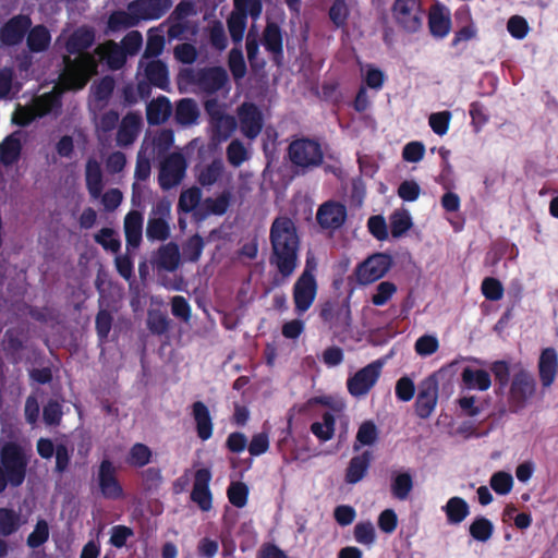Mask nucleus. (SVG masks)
Instances as JSON below:
<instances>
[{
    "label": "nucleus",
    "mask_w": 558,
    "mask_h": 558,
    "mask_svg": "<svg viewBox=\"0 0 558 558\" xmlns=\"http://www.w3.org/2000/svg\"><path fill=\"white\" fill-rule=\"evenodd\" d=\"M537 384L534 376L527 369H517L508 385L507 404L510 412L518 413L526 408L534 399Z\"/></svg>",
    "instance_id": "7ed1b4c3"
},
{
    "label": "nucleus",
    "mask_w": 558,
    "mask_h": 558,
    "mask_svg": "<svg viewBox=\"0 0 558 558\" xmlns=\"http://www.w3.org/2000/svg\"><path fill=\"white\" fill-rule=\"evenodd\" d=\"M202 198V191L197 186H192L183 191L179 197L178 210L181 213H191L199 204Z\"/></svg>",
    "instance_id": "49530a36"
},
{
    "label": "nucleus",
    "mask_w": 558,
    "mask_h": 558,
    "mask_svg": "<svg viewBox=\"0 0 558 558\" xmlns=\"http://www.w3.org/2000/svg\"><path fill=\"white\" fill-rule=\"evenodd\" d=\"M21 150L20 138L15 134L7 136L0 146V162L4 166H12L19 160Z\"/></svg>",
    "instance_id": "473e14b6"
},
{
    "label": "nucleus",
    "mask_w": 558,
    "mask_h": 558,
    "mask_svg": "<svg viewBox=\"0 0 558 558\" xmlns=\"http://www.w3.org/2000/svg\"><path fill=\"white\" fill-rule=\"evenodd\" d=\"M172 112L170 100L166 96H159L148 102L146 107V120L149 125L165 123Z\"/></svg>",
    "instance_id": "a878e982"
},
{
    "label": "nucleus",
    "mask_w": 558,
    "mask_h": 558,
    "mask_svg": "<svg viewBox=\"0 0 558 558\" xmlns=\"http://www.w3.org/2000/svg\"><path fill=\"white\" fill-rule=\"evenodd\" d=\"M143 44L142 34L138 31L129 32L121 40V49L130 56L136 54Z\"/></svg>",
    "instance_id": "69168bd1"
},
{
    "label": "nucleus",
    "mask_w": 558,
    "mask_h": 558,
    "mask_svg": "<svg viewBox=\"0 0 558 558\" xmlns=\"http://www.w3.org/2000/svg\"><path fill=\"white\" fill-rule=\"evenodd\" d=\"M413 488V480L409 473H399L392 477L391 493L399 500H405Z\"/></svg>",
    "instance_id": "37998d69"
},
{
    "label": "nucleus",
    "mask_w": 558,
    "mask_h": 558,
    "mask_svg": "<svg viewBox=\"0 0 558 558\" xmlns=\"http://www.w3.org/2000/svg\"><path fill=\"white\" fill-rule=\"evenodd\" d=\"M156 267L166 271H174L180 264L179 246L174 242H169L158 248L156 255Z\"/></svg>",
    "instance_id": "c85d7f7f"
},
{
    "label": "nucleus",
    "mask_w": 558,
    "mask_h": 558,
    "mask_svg": "<svg viewBox=\"0 0 558 558\" xmlns=\"http://www.w3.org/2000/svg\"><path fill=\"white\" fill-rule=\"evenodd\" d=\"M375 537V527L372 522H360L354 526V538L357 543L371 546Z\"/></svg>",
    "instance_id": "13d9d810"
},
{
    "label": "nucleus",
    "mask_w": 558,
    "mask_h": 558,
    "mask_svg": "<svg viewBox=\"0 0 558 558\" xmlns=\"http://www.w3.org/2000/svg\"><path fill=\"white\" fill-rule=\"evenodd\" d=\"M316 219L323 229H339L347 219V208L338 202L328 201L319 206Z\"/></svg>",
    "instance_id": "a211bd4d"
},
{
    "label": "nucleus",
    "mask_w": 558,
    "mask_h": 558,
    "mask_svg": "<svg viewBox=\"0 0 558 558\" xmlns=\"http://www.w3.org/2000/svg\"><path fill=\"white\" fill-rule=\"evenodd\" d=\"M537 368L542 387H550L558 374V354L554 348H546L542 351Z\"/></svg>",
    "instance_id": "aec40b11"
},
{
    "label": "nucleus",
    "mask_w": 558,
    "mask_h": 558,
    "mask_svg": "<svg viewBox=\"0 0 558 558\" xmlns=\"http://www.w3.org/2000/svg\"><path fill=\"white\" fill-rule=\"evenodd\" d=\"M266 48L272 52L274 62L279 65V24L269 23L267 25V35L265 39Z\"/></svg>",
    "instance_id": "bf43d9fd"
},
{
    "label": "nucleus",
    "mask_w": 558,
    "mask_h": 558,
    "mask_svg": "<svg viewBox=\"0 0 558 558\" xmlns=\"http://www.w3.org/2000/svg\"><path fill=\"white\" fill-rule=\"evenodd\" d=\"M246 27V14L232 13L228 20V28L233 41H240L243 38Z\"/></svg>",
    "instance_id": "e2e57ef3"
},
{
    "label": "nucleus",
    "mask_w": 558,
    "mask_h": 558,
    "mask_svg": "<svg viewBox=\"0 0 558 558\" xmlns=\"http://www.w3.org/2000/svg\"><path fill=\"white\" fill-rule=\"evenodd\" d=\"M97 484L104 498L118 500L124 497V490L117 477V468L109 459H102L97 471Z\"/></svg>",
    "instance_id": "9d476101"
},
{
    "label": "nucleus",
    "mask_w": 558,
    "mask_h": 558,
    "mask_svg": "<svg viewBox=\"0 0 558 558\" xmlns=\"http://www.w3.org/2000/svg\"><path fill=\"white\" fill-rule=\"evenodd\" d=\"M190 81L206 93L214 94L223 88L228 82V73L222 66H210L193 72L187 71Z\"/></svg>",
    "instance_id": "9b49d317"
},
{
    "label": "nucleus",
    "mask_w": 558,
    "mask_h": 558,
    "mask_svg": "<svg viewBox=\"0 0 558 558\" xmlns=\"http://www.w3.org/2000/svg\"><path fill=\"white\" fill-rule=\"evenodd\" d=\"M378 439V429L374 422H363L356 433L353 450L357 452L362 446H372Z\"/></svg>",
    "instance_id": "e433bc0d"
},
{
    "label": "nucleus",
    "mask_w": 558,
    "mask_h": 558,
    "mask_svg": "<svg viewBox=\"0 0 558 558\" xmlns=\"http://www.w3.org/2000/svg\"><path fill=\"white\" fill-rule=\"evenodd\" d=\"M199 116L196 102L191 98H183L177 104L175 121L181 125L194 124Z\"/></svg>",
    "instance_id": "72a5a7b5"
},
{
    "label": "nucleus",
    "mask_w": 558,
    "mask_h": 558,
    "mask_svg": "<svg viewBox=\"0 0 558 558\" xmlns=\"http://www.w3.org/2000/svg\"><path fill=\"white\" fill-rule=\"evenodd\" d=\"M311 429L323 441L331 439L335 433V416L329 412L324 413L322 422L313 423Z\"/></svg>",
    "instance_id": "c03bdc74"
},
{
    "label": "nucleus",
    "mask_w": 558,
    "mask_h": 558,
    "mask_svg": "<svg viewBox=\"0 0 558 558\" xmlns=\"http://www.w3.org/2000/svg\"><path fill=\"white\" fill-rule=\"evenodd\" d=\"M317 291L315 278L300 276L293 289L295 311L299 314L305 313L313 304Z\"/></svg>",
    "instance_id": "6ab92c4d"
},
{
    "label": "nucleus",
    "mask_w": 558,
    "mask_h": 558,
    "mask_svg": "<svg viewBox=\"0 0 558 558\" xmlns=\"http://www.w3.org/2000/svg\"><path fill=\"white\" fill-rule=\"evenodd\" d=\"M186 160L181 153L168 155L159 167L158 183L163 191H169L179 185L186 171Z\"/></svg>",
    "instance_id": "6e6552de"
},
{
    "label": "nucleus",
    "mask_w": 558,
    "mask_h": 558,
    "mask_svg": "<svg viewBox=\"0 0 558 558\" xmlns=\"http://www.w3.org/2000/svg\"><path fill=\"white\" fill-rule=\"evenodd\" d=\"M62 407L56 400H49L43 410L44 422L49 426H57L62 418Z\"/></svg>",
    "instance_id": "680f3d73"
},
{
    "label": "nucleus",
    "mask_w": 558,
    "mask_h": 558,
    "mask_svg": "<svg viewBox=\"0 0 558 558\" xmlns=\"http://www.w3.org/2000/svg\"><path fill=\"white\" fill-rule=\"evenodd\" d=\"M171 7V0H133L128 9L137 14L138 21H150L162 17Z\"/></svg>",
    "instance_id": "f3484780"
},
{
    "label": "nucleus",
    "mask_w": 558,
    "mask_h": 558,
    "mask_svg": "<svg viewBox=\"0 0 558 558\" xmlns=\"http://www.w3.org/2000/svg\"><path fill=\"white\" fill-rule=\"evenodd\" d=\"M287 150L288 159L292 165V173L286 174L288 181H292L295 175L304 174L320 166L324 160L320 144L311 138H296L290 143Z\"/></svg>",
    "instance_id": "f03ea898"
},
{
    "label": "nucleus",
    "mask_w": 558,
    "mask_h": 558,
    "mask_svg": "<svg viewBox=\"0 0 558 558\" xmlns=\"http://www.w3.org/2000/svg\"><path fill=\"white\" fill-rule=\"evenodd\" d=\"M64 62L66 68L61 76V84L65 89H82L87 84L89 75L96 66L94 57L90 53L76 57L73 60L66 57Z\"/></svg>",
    "instance_id": "20e7f679"
},
{
    "label": "nucleus",
    "mask_w": 558,
    "mask_h": 558,
    "mask_svg": "<svg viewBox=\"0 0 558 558\" xmlns=\"http://www.w3.org/2000/svg\"><path fill=\"white\" fill-rule=\"evenodd\" d=\"M372 453L364 451L363 453L353 457L345 471V482L348 484H356L362 481L371 465Z\"/></svg>",
    "instance_id": "cd10ccee"
},
{
    "label": "nucleus",
    "mask_w": 558,
    "mask_h": 558,
    "mask_svg": "<svg viewBox=\"0 0 558 558\" xmlns=\"http://www.w3.org/2000/svg\"><path fill=\"white\" fill-rule=\"evenodd\" d=\"M205 243L199 234L192 235L183 245V254L186 260L196 263L202 256Z\"/></svg>",
    "instance_id": "864d4df0"
},
{
    "label": "nucleus",
    "mask_w": 558,
    "mask_h": 558,
    "mask_svg": "<svg viewBox=\"0 0 558 558\" xmlns=\"http://www.w3.org/2000/svg\"><path fill=\"white\" fill-rule=\"evenodd\" d=\"M113 317L107 310H99L95 318V328L98 340L100 343L107 341L109 332L111 330Z\"/></svg>",
    "instance_id": "8fccbe9b"
},
{
    "label": "nucleus",
    "mask_w": 558,
    "mask_h": 558,
    "mask_svg": "<svg viewBox=\"0 0 558 558\" xmlns=\"http://www.w3.org/2000/svg\"><path fill=\"white\" fill-rule=\"evenodd\" d=\"M192 416L195 423L197 437L203 441L211 438L214 433V423L208 407L202 401H195L192 404Z\"/></svg>",
    "instance_id": "4be33fe9"
},
{
    "label": "nucleus",
    "mask_w": 558,
    "mask_h": 558,
    "mask_svg": "<svg viewBox=\"0 0 558 558\" xmlns=\"http://www.w3.org/2000/svg\"><path fill=\"white\" fill-rule=\"evenodd\" d=\"M227 496L232 506L243 508L247 504L248 487L243 482H231L227 489Z\"/></svg>",
    "instance_id": "de8ad7c7"
},
{
    "label": "nucleus",
    "mask_w": 558,
    "mask_h": 558,
    "mask_svg": "<svg viewBox=\"0 0 558 558\" xmlns=\"http://www.w3.org/2000/svg\"><path fill=\"white\" fill-rule=\"evenodd\" d=\"M144 75L148 83L162 90H167L169 87V71L167 64L157 59L146 63L144 69Z\"/></svg>",
    "instance_id": "bb28decb"
},
{
    "label": "nucleus",
    "mask_w": 558,
    "mask_h": 558,
    "mask_svg": "<svg viewBox=\"0 0 558 558\" xmlns=\"http://www.w3.org/2000/svg\"><path fill=\"white\" fill-rule=\"evenodd\" d=\"M513 484V478L511 474L507 472H497L495 473L490 478V486L492 488L500 495L508 494Z\"/></svg>",
    "instance_id": "338daca9"
},
{
    "label": "nucleus",
    "mask_w": 558,
    "mask_h": 558,
    "mask_svg": "<svg viewBox=\"0 0 558 558\" xmlns=\"http://www.w3.org/2000/svg\"><path fill=\"white\" fill-rule=\"evenodd\" d=\"M397 287L390 281H383L376 286L375 292L372 296L373 304L380 306L395 294Z\"/></svg>",
    "instance_id": "0e129e2a"
},
{
    "label": "nucleus",
    "mask_w": 558,
    "mask_h": 558,
    "mask_svg": "<svg viewBox=\"0 0 558 558\" xmlns=\"http://www.w3.org/2000/svg\"><path fill=\"white\" fill-rule=\"evenodd\" d=\"M170 216L171 203L168 199L162 198L154 205L146 226L148 240L166 241L170 236Z\"/></svg>",
    "instance_id": "423d86ee"
},
{
    "label": "nucleus",
    "mask_w": 558,
    "mask_h": 558,
    "mask_svg": "<svg viewBox=\"0 0 558 558\" xmlns=\"http://www.w3.org/2000/svg\"><path fill=\"white\" fill-rule=\"evenodd\" d=\"M174 143V134L170 129H162L153 137V153L156 150L158 156L169 151Z\"/></svg>",
    "instance_id": "603ef678"
},
{
    "label": "nucleus",
    "mask_w": 558,
    "mask_h": 558,
    "mask_svg": "<svg viewBox=\"0 0 558 558\" xmlns=\"http://www.w3.org/2000/svg\"><path fill=\"white\" fill-rule=\"evenodd\" d=\"M211 472L207 468L198 469L194 475L191 499L202 511H209L213 507V495L209 488Z\"/></svg>",
    "instance_id": "dca6fc26"
},
{
    "label": "nucleus",
    "mask_w": 558,
    "mask_h": 558,
    "mask_svg": "<svg viewBox=\"0 0 558 558\" xmlns=\"http://www.w3.org/2000/svg\"><path fill=\"white\" fill-rule=\"evenodd\" d=\"M124 234L126 246L137 248L142 242L143 215L137 210H131L124 218Z\"/></svg>",
    "instance_id": "393cba45"
},
{
    "label": "nucleus",
    "mask_w": 558,
    "mask_h": 558,
    "mask_svg": "<svg viewBox=\"0 0 558 558\" xmlns=\"http://www.w3.org/2000/svg\"><path fill=\"white\" fill-rule=\"evenodd\" d=\"M383 365L384 363L377 360L350 376L347 380V388L350 395L354 398L366 396L376 385L381 374Z\"/></svg>",
    "instance_id": "0eeeda50"
},
{
    "label": "nucleus",
    "mask_w": 558,
    "mask_h": 558,
    "mask_svg": "<svg viewBox=\"0 0 558 558\" xmlns=\"http://www.w3.org/2000/svg\"><path fill=\"white\" fill-rule=\"evenodd\" d=\"M85 183L93 198L101 196L105 186L104 174L99 161L93 157L88 158L85 165Z\"/></svg>",
    "instance_id": "b1692460"
},
{
    "label": "nucleus",
    "mask_w": 558,
    "mask_h": 558,
    "mask_svg": "<svg viewBox=\"0 0 558 558\" xmlns=\"http://www.w3.org/2000/svg\"><path fill=\"white\" fill-rule=\"evenodd\" d=\"M391 264V257L387 254L378 253L369 256L357 267V281L361 284H368L383 278Z\"/></svg>",
    "instance_id": "f8f14e48"
},
{
    "label": "nucleus",
    "mask_w": 558,
    "mask_h": 558,
    "mask_svg": "<svg viewBox=\"0 0 558 558\" xmlns=\"http://www.w3.org/2000/svg\"><path fill=\"white\" fill-rule=\"evenodd\" d=\"M94 240L101 245L104 250L118 253L121 248V241L117 232L111 228H101L95 235Z\"/></svg>",
    "instance_id": "79ce46f5"
},
{
    "label": "nucleus",
    "mask_w": 558,
    "mask_h": 558,
    "mask_svg": "<svg viewBox=\"0 0 558 558\" xmlns=\"http://www.w3.org/2000/svg\"><path fill=\"white\" fill-rule=\"evenodd\" d=\"M61 96L58 93L49 92L37 97L33 104L35 111L39 118H43L61 108Z\"/></svg>",
    "instance_id": "f704fd0d"
},
{
    "label": "nucleus",
    "mask_w": 558,
    "mask_h": 558,
    "mask_svg": "<svg viewBox=\"0 0 558 558\" xmlns=\"http://www.w3.org/2000/svg\"><path fill=\"white\" fill-rule=\"evenodd\" d=\"M214 132L219 138L227 140L231 136L236 128L235 118L230 114H225L210 122Z\"/></svg>",
    "instance_id": "3c124183"
},
{
    "label": "nucleus",
    "mask_w": 558,
    "mask_h": 558,
    "mask_svg": "<svg viewBox=\"0 0 558 558\" xmlns=\"http://www.w3.org/2000/svg\"><path fill=\"white\" fill-rule=\"evenodd\" d=\"M482 292L487 300L498 301L504 295V287L499 280L488 277L482 282Z\"/></svg>",
    "instance_id": "774afa93"
},
{
    "label": "nucleus",
    "mask_w": 558,
    "mask_h": 558,
    "mask_svg": "<svg viewBox=\"0 0 558 558\" xmlns=\"http://www.w3.org/2000/svg\"><path fill=\"white\" fill-rule=\"evenodd\" d=\"M32 26V19L25 14H17L9 19L0 28L2 45L13 47L20 45Z\"/></svg>",
    "instance_id": "4468645a"
},
{
    "label": "nucleus",
    "mask_w": 558,
    "mask_h": 558,
    "mask_svg": "<svg viewBox=\"0 0 558 558\" xmlns=\"http://www.w3.org/2000/svg\"><path fill=\"white\" fill-rule=\"evenodd\" d=\"M28 460L15 442H7L0 450V494L8 485L20 487L26 477Z\"/></svg>",
    "instance_id": "f257e3e1"
},
{
    "label": "nucleus",
    "mask_w": 558,
    "mask_h": 558,
    "mask_svg": "<svg viewBox=\"0 0 558 558\" xmlns=\"http://www.w3.org/2000/svg\"><path fill=\"white\" fill-rule=\"evenodd\" d=\"M392 15L398 25L409 33L417 32L423 24L420 0H396Z\"/></svg>",
    "instance_id": "1a4fd4ad"
},
{
    "label": "nucleus",
    "mask_w": 558,
    "mask_h": 558,
    "mask_svg": "<svg viewBox=\"0 0 558 558\" xmlns=\"http://www.w3.org/2000/svg\"><path fill=\"white\" fill-rule=\"evenodd\" d=\"M49 538V527L45 520H39L34 531L27 536V546L31 548H38L44 545Z\"/></svg>",
    "instance_id": "5fc2aeb1"
},
{
    "label": "nucleus",
    "mask_w": 558,
    "mask_h": 558,
    "mask_svg": "<svg viewBox=\"0 0 558 558\" xmlns=\"http://www.w3.org/2000/svg\"><path fill=\"white\" fill-rule=\"evenodd\" d=\"M21 526V515L13 509L0 508V534L10 536Z\"/></svg>",
    "instance_id": "ea45409f"
},
{
    "label": "nucleus",
    "mask_w": 558,
    "mask_h": 558,
    "mask_svg": "<svg viewBox=\"0 0 558 558\" xmlns=\"http://www.w3.org/2000/svg\"><path fill=\"white\" fill-rule=\"evenodd\" d=\"M223 172V162L220 159H215L198 172L197 182L204 187L211 186L222 177Z\"/></svg>",
    "instance_id": "4c0bfd02"
},
{
    "label": "nucleus",
    "mask_w": 558,
    "mask_h": 558,
    "mask_svg": "<svg viewBox=\"0 0 558 558\" xmlns=\"http://www.w3.org/2000/svg\"><path fill=\"white\" fill-rule=\"evenodd\" d=\"M165 48V36L162 34L154 33L153 29L148 32L146 47L144 50L145 58H156L161 54Z\"/></svg>",
    "instance_id": "4d7b16f0"
},
{
    "label": "nucleus",
    "mask_w": 558,
    "mask_h": 558,
    "mask_svg": "<svg viewBox=\"0 0 558 558\" xmlns=\"http://www.w3.org/2000/svg\"><path fill=\"white\" fill-rule=\"evenodd\" d=\"M151 450L148 446L136 442L134 444L128 454L126 462L134 468H143L150 462Z\"/></svg>",
    "instance_id": "a19ab883"
},
{
    "label": "nucleus",
    "mask_w": 558,
    "mask_h": 558,
    "mask_svg": "<svg viewBox=\"0 0 558 558\" xmlns=\"http://www.w3.org/2000/svg\"><path fill=\"white\" fill-rule=\"evenodd\" d=\"M95 43V31L88 26H81L76 28L68 38L65 49L70 54H77L81 57L86 54Z\"/></svg>",
    "instance_id": "412c9836"
},
{
    "label": "nucleus",
    "mask_w": 558,
    "mask_h": 558,
    "mask_svg": "<svg viewBox=\"0 0 558 558\" xmlns=\"http://www.w3.org/2000/svg\"><path fill=\"white\" fill-rule=\"evenodd\" d=\"M227 159L233 167H240L247 159V150L242 142L233 140L228 145Z\"/></svg>",
    "instance_id": "6e6d98bb"
},
{
    "label": "nucleus",
    "mask_w": 558,
    "mask_h": 558,
    "mask_svg": "<svg viewBox=\"0 0 558 558\" xmlns=\"http://www.w3.org/2000/svg\"><path fill=\"white\" fill-rule=\"evenodd\" d=\"M444 509L448 521L452 524L462 522L469 514V506L460 497L450 498Z\"/></svg>",
    "instance_id": "58836bf2"
},
{
    "label": "nucleus",
    "mask_w": 558,
    "mask_h": 558,
    "mask_svg": "<svg viewBox=\"0 0 558 558\" xmlns=\"http://www.w3.org/2000/svg\"><path fill=\"white\" fill-rule=\"evenodd\" d=\"M140 23L136 13L117 10L111 12L107 21L108 32L116 33L136 26Z\"/></svg>",
    "instance_id": "7c9ffc66"
},
{
    "label": "nucleus",
    "mask_w": 558,
    "mask_h": 558,
    "mask_svg": "<svg viewBox=\"0 0 558 558\" xmlns=\"http://www.w3.org/2000/svg\"><path fill=\"white\" fill-rule=\"evenodd\" d=\"M411 226V217L407 210H397L390 217V228L393 238L404 234Z\"/></svg>",
    "instance_id": "09e8293b"
},
{
    "label": "nucleus",
    "mask_w": 558,
    "mask_h": 558,
    "mask_svg": "<svg viewBox=\"0 0 558 558\" xmlns=\"http://www.w3.org/2000/svg\"><path fill=\"white\" fill-rule=\"evenodd\" d=\"M299 236L293 222L281 219V276H290L298 265Z\"/></svg>",
    "instance_id": "39448f33"
},
{
    "label": "nucleus",
    "mask_w": 558,
    "mask_h": 558,
    "mask_svg": "<svg viewBox=\"0 0 558 558\" xmlns=\"http://www.w3.org/2000/svg\"><path fill=\"white\" fill-rule=\"evenodd\" d=\"M142 124L141 117L135 112H128L119 125L117 132V144L121 147H128L132 145L140 132Z\"/></svg>",
    "instance_id": "5701e85b"
},
{
    "label": "nucleus",
    "mask_w": 558,
    "mask_h": 558,
    "mask_svg": "<svg viewBox=\"0 0 558 558\" xmlns=\"http://www.w3.org/2000/svg\"><path fill=\"white\" fill-rule=\"evenodd\" d=\"M50 43L51 35L45 25L31 26L26 37V45L31 52H44L49 48Z\"/></svg>",
    "instance_id": "c756f323"
},
{
    "label": "nucleus",
    "mask_w": 558,
    "mask_h": 558,
    "mask_svg": "<svg viewBox=\"0 0 558 558\" xmlns=\"http://www.w3.org/2000/svg\"><path fill=\"white\" fill-rule=\"evenodd\" d=\"M438 400V379L435 374L428 376L418 386L415 412L421 418H428Z\"/></svg>",
    "instance_id": "ddd939ff"
},
{
    "label": "nucleus",
    "mask_w": 558,
    "mask_h": 558,
    "mask_svg": "<svg viewBox=\"0 0 558 558\" xmlns=\"http://www.w3.org/2000/svg\"><path fill=\"white\" fill-rule=\"evenodd\" d=\"M429 29L434 36L445 37L450 31L449 12L444 8L435 7L429 13Z\"/></svg>",
    "instance_id": "2f4dec72"
},
{
    "label": "nucleus",
    "mask_w": 558,
    "mask_h": 558,
    "mask_svg": "<svg viewBox=\"0 0 558 558\" xmlns=\"http://www.w3.org/2000/svg\"><path fill=\"white\" fill-rule=\"evenodd\" d=\"M238 116L243 135L250 140L256 138L264 124L259 108L253 102H243L238 109Z\"/></svg>",
    "instance_id": "2eb2a0df"
},
{
    "label": "nucleus",
    "mask_w": 558,
    "mask_h": 558,
    "mask_svg": "<svg viewBox=\"0 0 558 558\" xmlns=\"http://www.w3.org/2000/svg\"><path fill=\"white\" fill-rule=\"evenodd\" d=\"M462 380L469 388L482 391L487 390L492 385L490 376L484 369L474 371L466 367L462 372Z\"/></svg>",
    "instance_id": "c9c22d12"
},
{
    "label": "nucleus",
    "mask_w": 558,
    "mask_h": 558,
    "mask_svg": "<svg viewBox=\"0 0 558 558\" xmlns=\"http://www.w3.org/2000/svg\"><path fill=\"white\" fill-rule=\"evenodd\" d=\"M171 320L168 315L160 312H149L147 317V328L153 335L162 336L170 329Z\"/></svg>",
    "instance_id": "a18cd8bd"
},
{
    "label": "nucleus",
    "mask_w": 558,
    "mask_h": 558,
    "mask_svg": "<svg viewBox=\"0 0 558 558\" xmlns=\"http://www.w3.org/2000/svg\"><path fill=\"white\" fill-rule=\"evenodd\" d=\"M493 533V524L485 518H477L470 525V534L477 541L486 542Z\"/></svg>",
    "instance_id": "052dcab7"
}]
</instances>
